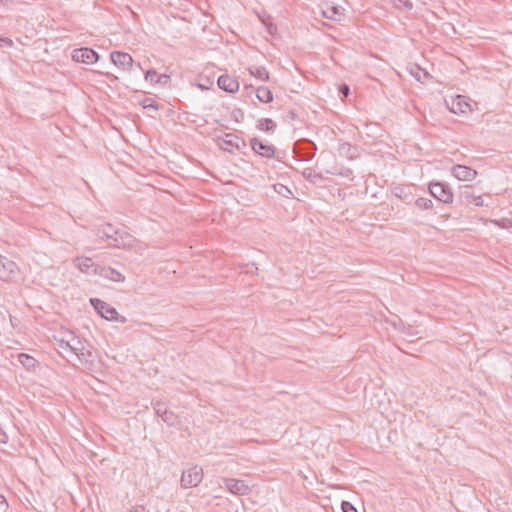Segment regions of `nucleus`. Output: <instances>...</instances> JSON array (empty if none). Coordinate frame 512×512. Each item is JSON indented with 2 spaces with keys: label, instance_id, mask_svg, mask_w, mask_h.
Returning <instances> with one entry per match:
<instances>
[{
  "label": "nucleus",
  "instance_id": "obj_1",
  "mask_svg": "<svg viewBox=\"0 0 512 512\" xmlns=\"http://www.w3.org/2000/svg\"><path fill=\"white\" fill-rule=\"evenodd\" d=\"M96 235L101 239L112 240V246L115 248H123L128 244L125 239L131 240L129 234L120 232L110 223H106L97 228Z\"/></svg>",
  "mask_w": 512,
  "mask_h": 512
},
{
  "label": "nucleus",
  "instance_id": "obj_2",
  "mask_svg": "<svg viewBox=\"0 0 512 512\" xmlns=\"http://www.w3.org/2000/svg\"><path fill=\"white\" fill-rule=\"evenodd\" d=\"M90 303L97 311V313L104 319L108 321H118L121 323L126 322V318L124 316H120L117 310L105 301H102L98 298H91Z\"/></svg>",
  "mask_w": 512,
  "mask_h": 512
},
{
  "label": "nucleus",
  "instance_id": "obj_3",
  "mask_svg": "<svg viewBox=\"0 0 512 512\" xmlns=\"http://www.w3.org/2000/svg\"><path fill=\"white\" fill-rule=\"evenodd\" d=\"M217 143L222 150L231 154H234L235 151H242L247 146L244 139L232 133H226L224 137H218Z\"/></svg>",
  "mask_w": 512,
  "mask_h": 512
},
{
  "label": "nucleus",
  "instance_id": "obj_4",
  "mask_svg": "<svg viewBox=\"0 0 512 512\" xmlns=\"http://www.w3.org/2000/svg\"><path fill=\"white\" fill-rule=\"evenodd\" d=\"M430 194L440 202L450 204L453 202V192L451 187L445 182H430L429 183Z\"/></svg>",
  "mask_w": 512,
  "mask_h": 512
},
{
  "label": "nucleus",
  "instance_id": "obj_5",
  "mask_svg": "<svg viewBox=\"0 0 512 512\" xmlns=\"http://www.w3.org/2000/svg\"><path fill=\"white\" fill-rule=\"evenodd\" d=\"M203 479V469L193 466L182 473L181 486L183 488L196 487Z\"/></svg>",
  "mask_w": 512,
  "mask_h": 512
},
{
  "label": "nucleus",
  "instance_id": "obj_6",
  "mask_svg": "<svg viewBox=\"0 0 512 512\" xmlns=\"http://www.w3.org/2000/svg\"><path fill=\"white\" fill-rule=\"evenodd\" d=\"M317 147L314 142L309 139L298 140L294 145V153L302 160H311L316 154Z\"/></svg>",
  "mask_w": 512,
  "mask_h": 512
},
{
  "label": "nucleus",
  "instance_id": "obj_7",
  "mask_svg": "<svg viewBox=\"0 0 512 512\" xmlns=\"http://www.w3.org/2000/svg\"><path fill=\"white\" fill-rule=\"evenodd\" d=\"M72 60L84 64H94L99 60V54L92 48H76L71 54Z\"/></svg>",
  "mask_w": 512,
  "mask_h": 512
},
{
  "label": "nucleus",
  "instance_id": "obj_8",
  "mask_svg": "<svg viewBox=\"0 0 512 512\" xmlns=\"http://www.w3.org/2000/svg\"><path fill=\"white\" fill-rule=\"evenodd\" d=\"M155 414L160 417L167 425L174 426L177 423V415L168 410L165 404L161 401L152 402Z\"/></svg>",
  "mask_w": 512,
  "mask_h": 512
},
{
  "label": "nucleus",
  "instance_id": "obj_9",
  "mask_svg": "<svg viewBox=\"0 0 512 512\" xmlns=\"http://www.w3.org/2000/svg\"><path fill=\"white\" fill-rule=\"evenodd\" d=\"M250 146L252 150L265 158H273L276 154V148L273 145L263 143L258 138L254 137L250 139Z\"/></svg>",
  "mask_w": 512,
  "mask_h": 512
},
{
  "label": "nucleus",
  "instance_id": "obj_10",
  "mask_svg": "<svg viewBox=\"0 0 512 512\" xmlns=\"http://www.w3.org/2000/svg\"><path fill=\"white\" fill-rule=\"evenodd\" d=\"M112 63L122 68L123 70H130L133 66V58L130 54L121 51H113L110 54Z\"/></svg>",
  "mask_w": 512,
  "mask_h": 512
},
{
  "label": "nucleus",
  "instance_id": "obj_11",
  "mask_svg": "<svg viewBox=\"0 0 512 512\" xmlns=\"http://www.w3.org/2000/svg\"><path fill=\"white\" fill-rule=\"evenodd\" d=\"M226 488L235 495H246L250 488L243 480L228 478L225 479Z\"/></svg>",
  "mask_w": 512,
  "mask_h": 512
},
{
  "label": "nucleus",
  "instance_id": "obj_12",
  "mask_svg": "<svg viewBox=\"0 0 512 512\" xmlns=\"http://www.w3.org/2000/svg\"><path fill=\"white\" fill-rule=\"evenodd\" d=\"M452 174L462 181H472L477 176V171L465 165H455L452 168Z\"/></svg>",
  "mask_w": 512,
  "mask_h": 512
},
{
  "label": "nucleus",
  "instance_id": "obj_13",
  "mask_svg": "<svg viewBox=\"0 0 512 512\" xmlns=\"http://www.w3.org/2000/svg\"><path fill=\"white\" fill-rule=\"evenodd\" d=\"M18 273V266L17 264L9 260L8 258L4 257L3 262L1 264L0 269V279L3 280H11L16 277Z\"/></svg>",
  "mask_w": 512,
  "mask_h": 512
},
{
  "label": "nucleus",
  "instance_id": "obj_14",
  "mask_svg": "<svg viewBox=\"0 0 512 512\" xmlns=\"http://www.w3.org/2000/svg\"><path fill=\"white\" fill-rule=\"evenodd\" d=\"M217 84L220 89H222L228 93H235L239 89V82L235 78H233L227 74L221 75L218 78Z\"/></svg>",
  "mask_w": 512,
  "mask_h": 512
},
{
  "label": "nucleus",
  "instance_id": "obj_15",
  "mask_svg": "<svg viewBox=\"0 0 512 512\" xmlns=\"http://www.w3.org/2000/svg\"><path fill=\"white\" fill-rule=\"evenodd\" d=\"M74 265L84 273H97V266L91 258L88 257H77L74 259Z\"/></svg>",
  "mask_w": 512,
  "mask_h": 512
},
{
  "label": "nucleus",
  "instance_id": "obj_16",
  "mask_svg": "<svg viewBox=\"0 0 512 512\" xmlns=\"http://www.w3.org/2000/svg\"><path fill=\"white\" fill-rule=\"evenodd\" d=\"M338 153L340 156L349 160H354L359 156L357 147L351 145L348 142H344L339 145Z\"/></svg>",
  "mask_w": 512,
  "mask_h": 512
},
{
  "label": "nucleus",
  "instance_id": "obj_17",
  "mask_svg": "<svg viewBox=\"0 0 512 512\" xmlns=\"http://www.w3.org/2000/svg\"><path fill=\"white\" fill-rule=\"evenodd\" d=\"M99 274L114 282H123L125 280V276L122 273L111 267L101 268Z\"/></svg>",
  "mask_w": 512,
  "mask_h": 512
},
{
  "label": "nucleus",
  "instance_id": "obj_18",
  "mask_svg": "<svg viewBox=\"0 0 512 512\" xmlns=\"http://www.w3.org/2000/svg\"><path fill=\"white\" fill-rule=\"evenodd\" d=\"M392 192L396 197L404 201H409L412 198L410 186L396 185L393 187Z\"/></svg>",
  "mask_w": 512,
  "mask_h": 512
},
{
  "label": "nucleus",
  "instance_id": "obj_19",
  "mask_svg": "<svg viewBox=\"0 0 512 512\" xmlns=\"http://www.w3.org/2000/svg\"><path fill=\"white\" fill-rule=\"evenodd\" d=\"M322 14L325 18L338 21L343 16V13L339 7L328 5L323 9Z\"/></svg>",
  "mask_w": 512,
  "mask_h": 512
},
{
  "label": "nucleus",
  "instance_id": "obj_20",
  "mask_svg": "<svg viewBox=\"0 0 512 512\" xmlns=\"http://www.w3.org/2000/svg\"><path fill=\"white\" fill-rule=\"evenodd\" d=\"M256 97L263 103H270L273 101V94L268 87L260 86L256 90Z\"/></svg>",
  "mask_w": 512,
  "mask_h": 512
},
{
  "label": "nucleus",
  "instance_id": "obj_21",
  "mask_svg": "<svg viewBox=\"0 0 512 512\" xmlns=\"http://www.w3.org/2000/svg\"><path fill=\"white\" fill-rule=\"evenodd\" d=\"M303 177L308 180L312 184H317L318 182L323 180V177L320 173H317L313 168H305L302 172Z\"/></svg>",
  "mask_w": 512,
  "mask_h": 512
},
{
  "label": "nucleus",
  "instance_id": "obj_22",
  "mask_svg": "<svg viewBox=\"0 0 512 512\" xmlns=\"http://www.w3.org/2000/svg\"><path fill=\"white\" fill-rule=\"evenodd\" d=\"M257 128L261 131L273 133L276 129V123L270 118H262L258 121Z\"/></svg>",
  "mask_w": 512,
  "mask_h": 512
},
{
  "label": "nucleus",
  "instance_id": "obj_23",
  "mask_svg": "<svg viewBox=\"0 0 512 512\" xmlns=\"http://www.w3.org/2000/svg\"><path fill=\"white\" fill-rule=\"evenodd\" d=\"M18 361L28 370L34 369L37 365V360L25 353L18 354Z\"/></svg>",
  "mask_w": 512,
  "mask_h": 512
},
{
  "label": "nucleus",
  "instance_id": "obj_24",
  "mask_svg": "<svg viewBox=\"0 0 512 512\" xmlns=\"http://www.w3.org/2000/svg\"><path fill=\"white\" fill-rule=\"evenodd\" d=\"M249 73L262 81L269 80V72L264 67H251Z\"/></svg>",
  "mask_w": 512,
  "mask_h": 512
},
{
  "label": "nucleus",
  "instance_id": "obj_25",
  "mask_svg": "<svg viewBox=\"0 0 512 512\" xmlns=\"http://www.w3.org/2000/svg\"><path fill=\"white\" fill-rule=\"evenodd\" d=\"M55 340L57 342L58 347L64 351H70V352L74 353V352L80 350V348L75 347V345L72 344V342L70 340L58 339L57 337H55Z\"/></svg>",
  "mask_w": 512,
  "mask_h": 512
},
{
  "label": "nucleus",
  "instance_id": "obj_26",
  "mask_svg": "<svg viewBox=\"0 0 512 512\" xmlns=\"http://www.w3.org/2000/svg\"><path fill=\"white\" fill-rule=\"evenodd\" d=\"M460 198L467 204H472L473 201L479 199V196L474 195L471 191V187L466 186L465 189L461 191Z\"/></svg>",
  "mask_w": 512,
  "mask_h": 512
},
{
  "label": "nucleus",
  "instance_id": "obj_27",
  "mask_svg": "<svg viewBox=\"0 0 512 512\" xmlns=\"http://www.w3.org/2000/svg\"><path fill=\"white\" fill-rule=\"evenodd\" d=\"M469 107V104L464 102L462 103V97L461 96H457V99L455 101H453V106L451 108V111L453 113H464L465 112V109L464 108H468Z\"/></svg>",
  "mask_w": 512,
  "mask_h": 512
},
{
  "label": "nucleus",
  "instance_id": "obj_28",
  "mask_svg": "<svg viewBox=\"0 0 512 512\" xmlns=\"http://www.w3.org/2000/svg\"><path fill=\"white\" fill-rule=\"evenodd\" d=\"M415 205L420 210H431L433 208V201L429 198L420 197L416 199Z\"/></svg>",
  "mask_w": 512,
  "mask_h": 512
},
{
  "label": "nucleus",
  "instance_id": "obj_29",
  "mask_svg": "<svg viewBox=\"0 0 512 512\" xmlns=\"http://www.w3.org/2000/svg\"><path fill=\"white\" fill-rule=\"evenodd\" d=\"M274 190L282 195L283 197H290L292 195V191L284 184L277 183L274 185Z\"/></svg>",
  "mask_w": 512,
  "mask_h": 512
},
{
  "label": "nucleus",
  "instance_id": "obj_30",
  "mask_svg": "<svg viewBox=\"0 0 512 512\" xmlns=\"http://www.w3.org/2000/svg\"><path fill=\"white\" fill-rule=\"evenodd\" d=\"M73 354H75L80 361L85 362H88L92 357V352L90 350L85 351L84 347H81L79 351H76Z\"/></svg>",
  "mask_w": 512,
  "mask_h": 512
},
{
  "label": "nucleus",
  "instance_id": "obj_31",
  "mask_svg": "<svg viewBox=\"0 0 512 512\" xmlns=\"http://www.w3.org/2000/svg\"><path fill=\"white\" fill-rule=\"evenodd\" d=\"M499 228L509 229L512 228V219L510 218H501L493 221Z\"/></svg>",
  "mask_w": 512,
  "mask_h": 512
},
{
  "label": "nucleus",
  "instance_id": "obj_32",
  "mask_svg": "<svg viewBox=\"0 0 512 512\" xmlns=\"http://www.w3.org/2000/svg\"><path fill=\"white\" fill-rule=\"evenodd\" d=\"M140 105L143 107V108H154V109H158V104L155 100H153L152 98H148V97H145L144 99H142L140 102Z\"/></svg>",
  "mask_w": 512,
  "mask_h": 512
},
{
  "label": "nucleus",
  "instance_id": "obj_33",
  "mask_svg": "<svg viewBox=\"0 0 512 512\" xmlns=\"http://www.w3.org/2000/svg\"><path fill=\"white\" fill-rule=\"evenodd\" d=\"M393 2L397 8L404 7L406 10H411L413 8V4L410 0H393Z\"/></svg>",
  "mask_w": 512,
  "mask_h": 512
},
{
  "label": "nucleus",
  "instance_id": "obj_34",
  "mask_svg": "<svg viewBox=\"0 0 512 512\" xmlns=\"http://www.w3.org/2000/svg\"><path fill=\"white\" fill-rule=\"evenodd\" d=\"M157 77L158 74L154 69H149L145 72V80L151 82L152 84H155Z\"/></svg>",
  "mask_w": 512,
  "mask_h": 512
},
{
  "label": "nucleus",
  "instance_id": "obj_35",
  "mask_svg": "<svg viewBox=\"0 0 512 512\" xmlns=\"http://www.w3.org/2000/svg\"><path fill=\"white\" fill-rule=\"evenodd\" d=\"M342 512H358L357 509L348 501L341 503Z\"/></svg>",
  "mask_w": 512,
  "mask_h": 512
},
{
  "label": "nucleus",
  "instance_id": "obj_36",
  "mask_svg": "<svg viewBox=\"0 0 512 512\" xmlns=\"http://www.w3.org/2000/svg\"><path fill=\"white\" fill-rule=\"evenodd\" d=\"M169 79L170 77L166 74L158 75L157 79L155 80V84L165 85Z\"/></svg>",
  "mask_w": 512,
  "mask_h": 512
},
{
  "label": "nucleus",
  "instance_id": "obj_37",
  "mask_svg": "<svg viewBox=\"0 0 512 512\" xmlns=\"http://www.w3.org/2000/svg\"><path fill=\"white\" fill-rule=\"evenodd\" d=\"M404 334L409 338H414L418 336L419 332L415 328L409 327L406 331H404Z\"/></svg>",
  "mask_w": 512,
  "mask_h": 512
},
{
  "label": "nucleus",
  "instance_id": "obj_38",
  "mask_svg": "<svg viewBox=\"0 0 512 512\" xmlns=\"http://www.w3.org/2000/svg\"><path fill=\"white\" fill-rule=\"evenodd\" d=\"M339 92L344 95L345 97H347L350 93V88L348 85L346 84H342L340 87H339Z\"/></svg>",
  "mask_w": 512,
  "mask_h": 512
},
{
  "label": "nucleus",
  "instance_id": "obj_39",
  "mask_svg": "<svg viewBox=\"0 0 512 512\" xmlns=\"http://www.w3.org/2000/svg\"><path fill=\"white\" fill-rule=\"evenodd\" d=\"M352 170L350 168H343L338 174L341 176L349 177L352 175Z\"/></svg>",
  "mask_w": 512,
  "mask_h": 512
},
{
  "label": "nucleus",
  "instance_id": "obj_40",
  "mask_svg": "<svg viewBox=\"0 0 512 512\" xmlns=\"http://www.w3.org/2000/svg\"><path fill=\"white\" fill-rule=\"evenodd\" d=\"M287 118L294 121L298 118V115L294 110H289L287 113Z\"/></svg>",
  "mask_w": 512,
  "mask_h": 512
},
{
  "label": "nucleus",
  "instance_id": "obj_41",
  "mask_svg": "<svg viewBox=\"0 0 512 512\" xmlns=\"http://www.w3.org/2000/svg\"><path fill=\"white\" fill-rule=\"evenodd\" d=\"M0 42L3 43L4 45L8 46V47H12L13 46V41L10 39V38H0Z\"/></svg>",
  "mask_w": 512,
  "mask_h": 512
},
{
  "label": "nucleus",
  "instance_id": "obj_42",
  "mask_svg": "<svg viewBox=\"0 0 512 512\" xmlns=\"http://www.w3.org/2000/svg\"><path fill=\"white\" fill-rule=\"evenodd\" d=\"M143 511H144V507L142 505H136V506H133L127 512H143Z\"/></svg>",
  "mask_w": 512,
  "mask_h": 512
},
{
  "label": "nucleus",
  "instance_id": "obj_43",
  "mask_svg": "<svg viewBox=\"0 0 512 512\" xmlns=\"http://www.w3.org/2000/svg\"><path fill=\"white\" fill-rule=\"evenodd\" d=\"M7 507V501L5 499V497L0 494V509L1 508H6Z\"/></svg>",
  "mask_w": 512,
  "mask_h": 512
},
{
  "label": "nucleus",
  "instance_id": "obj_44",
  "mask_svg": "<svg viewBox=\"0 0 512 512\" xmlns=\"http://www.w3.org/2000/svg\"><path fill=\"white\" fill-rule=\"evenodd\" d=\"M472 204H474V205H475V206H477V207H481V206H483V200H482V199H481V197L479 196V199H477V200L473 201V203H472Z\"/></svg>",
  "mask_w": 512,
  "mask_h": 512
},
{
  "label": "nucleus",
  "instance_id": "obj_45",
  "mask_svg": "<svg viewBox=\"0 0 512 512\" xmlns=\"http://www.w3.org/2000/svg\"><path fill=\"white\" fill-rule=\"evenodd\" d=\"M72 341H73V343H72V344H74V345H75V347H79V348L83 347V346H82V343H81V341H80V340H76V341H75V339H74V338H72Z\"/></svg>",
  "mask_w": 512,
  "mask_h": 512
},
{
  "label": "nucleus",
  "instance_id": "obj_46",
  "mask_svg": "<svg viewBox=\"0 0 512 512\" xmlns=\"http://www.w3.org/2000/svg\"><path fill=\"white\" fill-rule=\"evenodd\" d=\"M411 74L415 76V78L418 80V81H421V78H420V73L417 72L416 74L413 73V71H411Z\"/></svg>",
  "mask_w": 512,
  "mask_h": 512
}]
</instances>
